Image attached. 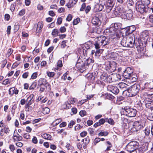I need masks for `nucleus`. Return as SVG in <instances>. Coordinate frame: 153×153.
I'll use <instances>...</instances> for the list:
<instances>
[{"label":"nucleus","instance_id":"nucleus-44","mask_svg":"<svg viewBox=\"0 0 153 153\" xmlns=\"http://www.w3.org/2000/svg\"><path fill=\"white\" fill-rule=\"evenodd\" d=\"M15 89V88L14 87L10 88L9 91V94L11 95H12L14 94Z\"/></svg>","mask_w":153,"mask_h":153},{"label":"nucleus","instance_id":"nucleus-11","mask_svg":"<svg viewBox=\"0 0 153 153\" xmlns=\"http://www.w3.org/2000/svg\"><path fill=\"white\" fill-rule=\"evenodd\" d=\"M110 78H111V82H112L121 80V76L119 74H111V77H110Z\"/></svg>","mask_w":153,"mask_h":153},{"label":"nucleus","instance_id":"nucleus-47","mask_svg":"<svg viewBox=\"0 0 153 153\" xmlns=\"http://www.w3.org/2000/svg\"><path fill=\"white\" fill-rule=\"evenodd\" d=\"M86 112L85 110H82L79 112V114L82 117L86 115Z\"/></svg>","mask_w":153,"mask_h":153},{"label":"nucleus","instance_id":"nucleus-51","mask_svg":"<svg viewBox=\"0 0 153 153\" xmlns=\"http://www.w3.org/2000/svg\"><path fill=\"white\" fill-rule=\"evenodd\" d=\"M67 41L64 40L62 42L61 46V48H64L66 46V43Z\"/></svg>","mask_w":153,"mask_h":153},{"label":"nucleus","instance_id":"nucleus-42","mask_svg":"<svg viewBox=\"0 0 153 153\" xmlns=\"http://www.w3.org/2000/svg\"><path fill=\"white\" fill-rule=\"evenodd\" d=\"M88 131L89 134L93 136L94 135V129L92 128H89L88 129Z\"/></svg>","mask_w":153,"mask_h":153},{"label":"nucleus","instance_id":"nucleus-62","mask_svg":"<svg viewBox=\"0 0 153 153\" xmlns=\"http://www.w3.org/2000/svg\"><path fill=\"white\" fill-rule=\"evenodd\" d=\"M29 73L28 72H25L22 75V77L24 79H26L28 76Z\"/></svg>","mask_w":153,"mask_h":153},{"label":"nucleus","instance_id":"nucleus-2","mask_svg":"<svg viewBox=\"0 0 153 153\" xmlns=\"http://www.w3.org/2000/svg\"><path fill=\"white\" fill-rule=\"evenodd\" d=\"M94 45L96 49H100L101 47L108 43V39L104 36H100L95 39Z\"/></svg>","mask_w":153,"mask_h":153},{"label":"nucleus","instance_id":"nucleus-46","mask_svg":"<svg viewBox=\"0 0 153 153\" xmlns=\"http://www.w3.org/2000/svg\"><path fill=\"white\" fill-rule=\"evenodd\" d=\"M47 75L50 77H53L55 75V73L53 72H50L48 71L47 72Z\"/></svg>","mask_w":153,"mask_h":153},{"label":"nucleus","instance_id":"nucleus-10","mask_svg":"<svg viewBox=\"0 0 153 153\" xmlns=\"http://www.w3.org/2000/svg\"><path fill=\"white\" fill-rule=\"evenodd\" d=\"M107 88L108 91L115 94H117L119 92V90L117 87L112 85H108Z\"/></svg>","mask_w":153,"mask_h":153},{"label":"nucleus","instance_id":"nucleus-43","mask_svg":"<svg viewBox=\"0 0 153 153\" xmlns=\"http://www.w3.org/2000/svg\"><path fill=\"white\" fill-rule=\"evenodd\" d=\"M108 134V133L107 131L101 132L99 133L98 135L99 136H107Z\"/></svg>","mask_w":153,"mask_h":153},{"label":"nucleus","instance_id":"nucleus-19","mask_svg":"<svg viewBox=\"0 0 153 153\" xmlns=\"http://www.w3.org/2000/svg\"><path fill=\"white\" fill-rule=\"evenodd\" d=\"M118 87L122 90L123 92L126 91L127 89L128 85L123 82L120 83L118 85Z\"/></svg>","mask_w":153,"mask_h":153},{"label":"nucleus","instance_id":"nucleus-4","mask_svg":"<svg viewBox=\"0 0 153 153\" xmlns=\"http://www.w3.org/2000/svg\"><path fill=\"white\" fill-rule=\"evenodd\" d=\"M140 89V85L138 84H134L128 89L126 93V95L129 97L134 96L139 93Z\"/></svg>","mask_w":153,"mask_h":153},{"label":"nucleus","instance_id":"nucleus-8","mask_svg":"<svg viewBox=\"0 0 153 153\" xmlns=\"http://www.w3.org/2000/svg\"><path fill=\"white\" fill-rule=\"evenodd\" d=\"M143 127V126L141 123L138 121L134 122L131 128V131H135L141 129Z\"/></svg>","mask_w":153,"mask_h":153},{"label":"nucleus","instance_id":"nucleus-57","mask_svg":"<svg viewBox=\"0 0 153 153\" xmlns=\"http://www.w3.org/2000/svg\"><path fill=\"white\" fill-rule=\"evenodd\" d=\"M118 24L117 23H115L114 25L112 24L113 25V27L115 29V30L117 31L118 29H119L120 27L118 26Z\"/></svg>","mask_w":153,"mask_h":153},{"label":"nucleus","instance_id":"nucleus-37","mask_svg":"<svg viewBox=\"0 0 153 153\" xmlns=\"http://www.w3.org/2000/svg\"><path fill=\"white\" fill-rule=\"evenodd\" d=\"M59 32L57 29H55L52 31L51 34L53 36H56L58 35Z\"/></svg>","mask_w":153,"mask_h":153},{"label":"nucleus","instance_id":"nucleus-3","mask_svg":"<svg viewBox=\"0 0 153 153\" xmlns=\"http://www.w3.org/2000/svg\"><path fill=\"white\" fill-rule=\"evenodd\" d=\"M133 72V70L131 68L128 67L124 71L123 76L126 79L130 80L131 82H135L137 80V76Z\"/></svg>","mask_w":153,"mask_h":153},{"label":"nucleus","instance_id":"nucleus-48","mask_svg":"<svg viewBox=\"0 0 153 153\" xmlns=\"http://www.w3.org/2000/svg\"><path fill=\"white\" fill-rule=\"evenodd\" d=\"M10 81L8 79H6L4 80L2 83V84L6 85L10 83Z\"/></svg>","mask_w":153,"mask_h":153},{"label":"nucleus","instance_id":"nucleus-36","mask_svg":"<svg viewBox=\"0 0 153 153\" xmlns=\"http://www.w3.org/2000/svg\"><path fill=\"white\" fill-rule=\"evenodd\" d=\"M37 85V83L36 82H34L32 83L31 85L29 87L30 90H33L36 88Z\"/></svg>","mask_w":153,"mask_h":153},{"label":"nucleus","instance_id":"nucleus-22","mask_svg":"<svg viewBox=\"0 0 153 153\" xmlns=\"http://www.w3.org/2000/svg\"><path fill=\"white\" fill-rule=\"evenodd\" d=\"M116 11L119 12V13H121L122 15V13L124 11V8L122 5H119L116 7L114 8Z\"/></svg>","mask_w":153,"mask_h":153},{"label":"nucleus","instance_id":"nucleus-56","mask_svg":"<svg viewBox=\"0 0 153 153\" xmlns=\"http://www.w3.org/2000/svg\"><path fill=\"white\" fill-rule=\"evenodd\" d=\"M37 74L36 72H35L33 73L31 77V78L32 79H35L37 76Z\"/></svg>","mask_w":153,"mask_h":153},{"label":"nucleus","instance_id":"nucleus-61","mask_svg":"<svg viewBox=\"0 0 153 153\" xmlns=\"http://www.w3.org/2000/svg\"><path fill=\"white\" fill-rule=\"evenodd\" d=\"M105 122H106V118L105 119L102 118L99 121L100 125L103 124Z\"/></svg>","mask_w":153,"mask_h":153},{"label":"nucleus","instance_id":"nucleus-25","mask_svg":"<svg viewBox=\"0 0 153 153\" xmlns=\"http://www.w3.org/2000/svg\"><path fill=\"white\" fill-rule=\"evenodd\" d=\"M124 100V98L121 96L118 97L117 98V103L118 105H120L122 103Z\"/></svg>","mask_w":153,"mask_h":153},{"label":"nucleus","instance_id":"nucleus-59","mask_svg":"<svg viewBox=\"0 0 153 153\" xmlns=\"http://www.w3.org/2000/svg\"><path fill=\"white\" fill-rule=\"evenodd\" d=\"M87 133L86 131H83L80 134V135L82 137H84L87 134Z\"/></svg>","mask_w":153,"mask_h":153},{"label":"nucleus","instance_id":"nucleus-7","mask_svg":"<svg viewBox=\"0 0 153 153\" xmlns=\"http://www.w3.org/2000/svg\"><path fill=\"white\" fill-rule=\"evenodd\" d=\"M124 110L125 115L129 117H134L136 115V110L133 108L126 107L124 108Z\"/></svg>","mask_w":153,"mask_h":153},{"label":"nucleus","instance_id":"nucleus-23","mask_svg":"<svg viewBox=\"0 0 153 153\" xmlns=\"http://www.w3.org/2000/svg\"><path fill=\"white\" fill-rule=\"evenodd\" d=\"M42 137L44 138V139L49 140H51L52 137L51 136L48 134L46 133H45L41 135Z\"/></svg>","mask_w":153,"mask_h":153},{"label":"nucleus","instance_id":"nucleus-64","mask_svg":"<svg viewBox=\"0 0 153 153\" xmlns=\"http://www.w3.org/2000/svg\"><path fill=\"white\" fill-rule=\"evenodd\" d=\"M91 7L89 6H88L85 9V11L86 14L88 13L91 10Z\"/></svg>","mask_w":153,"mask_h":153},{"label":"nucleus","instance_id":"nucleus-40","mask_svg":"<svg viewBox=\"0 0 153 153\" xmlns=\"http://www.w3.org/2000/svg\"><path fill=\"white\" fill-rule=\"evenodd\" d=\"M106 98L109 100L113 99L114 98V97L111 94H105Z\"/></svg>","mask_w":153,"mask_h":153},{"label":"nucleus","instance_id":"nucleus-45","mask_svg":"<svg viewBox=\"0 0 153 153\" xmlns=\"http://www.w3.org/2000/svg\"><path fill=\"white\" fill-rule=\"evenodd\" d=\"M13 52V50L11 48H9L7 51V52L6 54L7 56L8 57H9L11 54Z\"/></svg>","mask_w":153,"mask_h":153},{"label":"nucleus","instance_id":"nucleus-5","mask_svg":"<svg viewBox=\"0 0 153 153\" xmlns=\"http://www.w3.org/2000/svg\"><path fill=\"white\" fill-rule=\"evenodd\" d=\"M136 9L141 13L147 12L150 9L147 6H145L142 1H138L136 3Z\"/></svg>","mask_w":153,"mask_h":153},{"label":"nucleus","instance_id":"nucleus-13","mask_svg":"<svg viewBox=\"0 0 153 153\" xmlns=\"http://www.w3.org/2000/svg\"><path fill=\"white\" fill-rule=\"evenodd\" d=\"M145 41H142L141 39L139 40L137 42H136L135 43V45L136 47L138 48H142L146 46V42H144Z\"/></svg>","mask_w":153,"mask_h":153},{"label":"nucleus","instance_id":"nucleus-20","mask_svg":"<svg viewBox=\"0 0 153 153\" xmlns=\"http://www.w3.org/2000/svg\"><path fill=\"white\" fill-rule=\"evenodd\" d=\"M76 1L74 0H70L68 2L66 5L68 8H71L76 3Z\"/></svg>","mask_w":153,"mask_h":153},{"label":"nucleus","instance_id":"nucleus-21","mask_svg":"<svg viewBox=\"0 0 153 153\" xmlns=\"http://www.w3.org/2000/svg\"><path fill=\"white\" fill-rule=\"evenodd\" d=\"M43 26V22H39L37 24V27L36 28V31L40 33L42 31V29Z\"/></svg>","mask_w":153,"mask_h":153},{"label":"nucleus","instance_id":"nucleus-55","mask_svg":"<svg viewBox=\"0 0 153 153\" xmlns=\"http://www.w3.org/2000/svg\"><path fill=\"white\" fill-rule=\"evenodd\" d=\"M140 1H142L144 3V4L146 5V6H147L150 3V1L149 0H141Z\"/></svg>","mask_w":153,"mask_h":153},{"label":"nucleus","instance_id":"nucleus-9","mask_svg":"<svg viewBox=\"0 0 153 153\" xmlns=\"http://www.w3.org/2000/svg\"><path fill=\"white\" fill-rule=\"evenodd\" d=\"M105 68L106 70L110 72H113L116 70V63L114 62H113L108 64H107Z\"/></svg>","mask_w":153,"mask_h":153},{"label":"nucleus","instance_id":"nucleus-1","mask_svg":"<svg viewBox=\"0 0 153 153\" xmlns=\"http://www.w3.org/2000/svg\"><path fill=\"white\" fill-rule=\"evenodd\" d=\"M92 60L90 58L86 59L80 57L76 64V67L81 72L83 73L88 68L90 63L93 62Z\"/></svg>","mask_w":153,"mask_h":153},{"label":"nucleus","instance_id":"nucleus-28","mask_svg":"<svg viewBox=\"0 0 153 153\" xmlns=\"http://www.w3.org/2000/svg\"><path fill=\"white\" fill-rule=\"evenodd\" d=\"M122 15L121 13H119L118 11H116L115 9L113 11V13L112 14V16L113 17H119Z\"/></svg>","mask_w":153,"mask_h":153},{"label":"nucleus","instance_id":"nucleus-14","mask_svg":"<svg viewBox=\"0 0 153 153\" xmlns=\"http://www.w3.org/2000/svg\"><path fill=\"white\" fill-rule=\"evenodd\" d=\"M149 35L148 32L147 31H144L142 32L141 39L142 41L147 42H149Z\"/></svg>","mask_w":153,"mask_h":153},{"label":"nucleus","instance_id":"nucleus-58","mask_svg":"<svg viewBox=\"0 0 153 153\" xmlns=\"http://www.w3.org/2000/svg\"><path fill=\"white\" fill-rule=\"evenodd\" d=\"M86 7L85 3H83L81 6V7L80 9V11H83L85 9Z\"/></svg>","mask_w":153,"mask_h":153},{"label":"nucleus","instance_id":"nucleus-34","mask_svg":"<svg viewBox=\"0 0 153 153\" xmlns=\"http://www.w3.org/2000/svg\"><path fill=\"white\" fill-rule=\"evenodd\" d=\"M106 122H108L109 124L111 125H114V120L111 118L108 119L106 118Z\"/></svg>","mask_w":153,"mask_h":153},{"label":"nucleus","instance_id":"nucleus-33","mask_svg":"<svg viewBox=\"0 0 153 153\" xmlns=\"http://www.w3.org/2000/svg\"><path fill=\"white\" fill-rule=\"evenodd\" d=\"M50 111V109L48 107H46L43 108L42 113L44 114H48Z\"/></svg>","mask_w":153,"mask_h":153},{"label":"nucleus","instance_id":"nucleus-17","mask_svg":"<svg viewBox=\"0 0 153 153\" xmlns=\"http://www.w3.org/2000/svg\"><path fill=\"white\" fill-rule=\"evenodd\" d=\"M50 85L47 82L46 79L44 78H41L38 81V85Z\"/></svg>","mask_w":153,"mask_h":153},{"label":"nucleus","instance_id":"nucleus-39","mask_svg":"<svg viewBox=\"0 0 153 153\" xmlns=\"http://www.w3.org/2000/svg\"><path fill=\"white\" fill-rule=\"evenodd\" d=\"M82 141L83 143H84L85 144V145H87L88 144L89 141H90V139L88 137H87L84 139H83L82 140Z\"/></svg>","mask_w":153,"mask_h":153},{"label":"nucleus","instance_id":"nucleus-27","mask_svg":"<svg viewBox=\"0 0 153 153\" xmlns=\"http://www.w3.org/2000/svg\"><path fill=\"white\" fill-rule=\"evenodd\" d=\"M34 96V95L33 94H31L27 98V103H29L32 104L33 101L32 100L33 97Z\"/></svg>","mask_w":153,"mask_h":153},{"label":"nucleus","instance_id":"nucleus-50","mask_svg":"<svg viewBox=\"0 0 153 153\" xmlns=\"http://www.w3.org/2000/svg\"><path fill=\"white\" fill-rule=\"evenodd\" d=\"M80 21V19L79 18H77L74 19L73 22V24L74 25L77 24Z\"/></svg>","mask_w":153,"mask_h":153},{"label":"nucleus","instance_id":"nucleus-38","mask_svg":"<svg viewBox=\"0 0 153 153\" xmlns=\"http://www.w3.org/2000/svg\"><path fill=\"white\" fill-rule=\"evenodd\" d=\"M124 15H125L126 18L128 20H130L132 18V13H126Z\"/></svg>","mask_w":153,"mask_h":153},{"label":"nucleus","instance_id":"nucleus-32","mask_svg":"<svg viewBox=\"0 0 153 153\" xmlns=\"http://www.w3.org/2000/svg\"><path fill=\"white\" fill-rule=\"evenodd\" d=\"M110 33L111 34L114 35L116 34L115 33L116 32V30L113 27V25H111V27L109 28Z\"/></svg>","mask_w":153,"mask_h":153},{"label":"nucleus","instance_id":"nucleus-15","mask_svg":"<svg viewBox=\"0 0 153 153\" xmlns=\"http://www.w3.org/2000/svg\"><path fill=\"white\" fill-rule=\"evenodd\" d=\"M38 88H39V91L40 92H43L46 88L47 89L48 91H50L51 90V86L50 85H38Z\"/></svg>","mask_w":153,"mask_h":153},{"label":"nucleus","instance_id":"nucleus-52","mask_svg":"<svg viewBox=\"0 0 153 153\" xmlns=\"http://www.w3.org/2000/svg\"><path fill=\"white\" fill-rule=\"evenodd\" d=\"M25 13V9H22L20 11H19V15L20 16H22L24 15Z\"/></svg>","mask_w":153,"mask_h":153},{"label":"nucleus","instance_id":"nucleus-30","mask_svg":"<svg viewBox=\"0 0 153 153\" xmlns=\"http://www.w3.org/2000/svg\"><path fill=\"white\" fill-rule=\"evenodd\" d=\"M96 51H95V55L97 57H98L100 55V54L102 53L103 51L102 49H97Z\"/></svg>","mask_w":153,"mask_h":153},{"label":"nucleus","instance_id":"nucleus-26","mask_svg":"<svg viewBox=\"0 0 153 153\" xmlns=\"http://www.w3.org/2000/svg\"><path fill=\"white\" fill-rule=\"evenodd\" d=\"M136 30V27L134 25H132L129 26L127 29V30L129 33H131Z\"/></svg>","mask_w":153,"mask_h":153},{"label":"nucleus","instance_id":"nucleus-31","mask_svg":"<svg viewBox=\"0 0 153 153\" xmlns=\"http://www.w3.org/2000/svg\"><path fill=\"white\" fill-rule=\"evenodd\" d=\"M63 108L67 109L71 107V105L68 102H66L63 105Z\"/></svg>","mask_w":153,"mask_h":153},{"label":"nucleus","instance_id":"nucleus-18","mask_svg":"<svg viewBox=\"0 0 153 153\" xmlns=\"http://www.w3.org/2000/svg\"><path fill=\"white\" fill-rule=\"evenodd\" d=\"M121 45L123 47H130L129 43L128 42V39L127 37H123L121 42Z\"/></svg>","mask_w":153,"mask_h":153},{"label":"nucleus","instance_id":"nucleus-63","mask_svg":"<svg viewBox=\"0 0 153 153\" xmlns=\"http://www.w3.org/2000/svg\"><path fill=\"white\" fill-rule=\"evenodd\" d=\"M126 3L130 6H132L134 4V2L132 0H127Z\"/></svg>","mask_w":153,"mask_h":153},{"label":"nucleus","instance_id":"nucleus-29","mask_svg":"<svg viewBox=\"0 0 153 153\" xmlns=\"http://www.w3.org/2000/svg\"><path fill=\"white\" fill-rule=\"evenodd\" d=\"M146 107L151 110H153V102L151 101L150 102H148L146 104Z\"/></svg>","mask_w":153,"mask_h":153},{"label":"nucleus","instance_id":"nucleus-60","mask_svg":"<svg viewBox=\"0 0 153 153\" xmlns=\"http://www.w3.org/2000/svg\"><path fill=\"white\" fill-rule=\"evenodd\" d=\"M101 140V139L99 138H96L94 140V144L96 145L97 143L99 142Z\"/></svg>","mask_w":153,"mask_h":153},{"label":"nucleus","instance_id":"nucleus-41","mask_svg":"<svg viewBox=\"0 0 153 153\" xmlns=\"http://www.w3.org/2000/svg\"><path fill=\"white\" fill-rule=\"evenodd\" d=\"M106 73H103L100 76V79L102 80L105 81V80L106 79Z\"/></svg>","mask_w":153,"mask_h":153},{"label":"nucleus","instance_id":"nucleus-49","mask_svg":"<svg viewBox=\"0 0 153 153\" xmlns=\"http://www.w3.org/2000/svg\"><path fill=\"white\" fill-rule=\"evenodd\" d=\"M75 123L74 121L73 120H71L68 124V127L70 128H72L73 126Z\"/></svg>","mask_w":153,"mask_h":153},{"label":"nucleus","instance_id":"nucleus-53","mask_svg":"<svg viewBox=\"0 0 153 153\" xmlns=\"http://www.w3.org/2000/svg\"><path fill=\"white\" fill-rule=\"evenodd\" d=\"M3 130L4 131V132L7 134H8L10 131L8 128L6 126L4 127Z\"/></svg>","mask_w":153,"mask_h":153},{"label":"nucleus","instance_id":"nucleus-12","mask_svg":"<svg viewBox=\"0 0 153 153\" xmlns=\"http://www.w3.org/2000/svg\"><path fill=\"white\" fill-rule=\"evenodd\" d=\"M128 39V42L129 43L130 48H132L135 44V38L132 35V36H128L127 37Z\"/></svg>","mask_w":153,"mask_h":153},{"label":"nucleus","instance_id":"nucleus-54","mask_svg":"<svg viewBox=\"0 0 153 153\" xmlns=\"http://www.w3.org/2000/svg\"><path fill=\"white\" fill-rule=\"evenodd\" d=\"M150 129L148 128H146L145 130V133L146 135L148 136L150 134Z\"/></svg>","mask_w":153,"mask_h":153},{"label":"nucleus","instance_id":"nucleus-16","mask_svg":"<svg viewBox=\"0 0 153 153\" xmlns=\"http://www.w3.org/2000/svg\"><path fill=\"white\" fill-rule=\"evenodd\" d=\"M92 23L94 25H99L101 24V22L99 18L96 16L94 17L91 21Z\"/></svg>","mask_w":153,"mask_h":153},{"label":"nucleus","instance_id":"nucleus-24","mask_svg":"<svg viewBox=\"0 0 153 153\" xmlns=\"http://www.w3.org/2000/svg\"><path fill=\"white\" fill-rule=\"evenodd\" d=\"M114 5V4L113 2L110 1L109 4L108 5L107 7V12L108 13L111 10L113 7Z\"/></svg>","mask_w":153,"mask_h":153},{"label":"nucleus","instance_id":"nucleus-6","mask_svg":"<svg viewBox=\"0 0 153 153\" xmlns=\"http://www.w3.org/2000/svg\"><path fill=\"white\" fill-rule=\"evenodd\" d=\"M138 143L136 141H133L129 143L126 146L127 151L132 152L138 148Z\"/></svg>","mask_w":153,"mask_h":153},{"label":"nucleus","instance_id":"nucleus-35","mask_svg":"<svg viewBox=\"0 0 153 153\" xmlns=\"http://www.w3.org/2000/svg\"><path fill=\"white\" fill-rule=\"evenodd\" d=\"M106 79L105 80V81L107 82H109V83L111 82V78H110L111 77V74H108L106 73Z\"/></svg>","mask_w":153,"mask_h":153}]
</instances>
